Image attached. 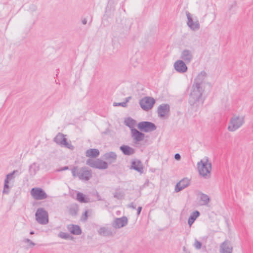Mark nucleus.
Here are the masks:
<instances>
[{"mask_svg":"<svg viewBox=\"0 0 253 253\" xmlns=\"http://www.w3.org/2000/svg\"><path fill=\"white\" fill-rule=\"evenodd\" d=\"M205 87H200L192 85L191 91L189 95V102L191 106H198L200 103H203L202 94Z\"/></svg>","mask_w":253,"mask_h":253,"instance_id":"nucleus-1","label":"nucleus"},{"mask_svg":"<svg viewBox=\"0 0 253 253\" xmlns=\"http://www.w3.org/2000/svg\"><path fill=\"white\" fill-rule=\"evenodd\" d=\"M197 169L199 174L205 178H209L211 171V163L209 158L205 157L197 163Z\"/></svg>","mask_w":253,"mask_h":253,"instance_id":"nucleus-2","label":"nucleus"},{"mask_svg":"<svg viewBox=\"0 0 253 253\" xmlns=\"http://www.w3.org/2000/svg\"><path fill=\"white\" fill-rule=\"evenodd\" d=\"M245 123V116L234 115L230 119L227 129L234 132L240 128Z\"/></svg>","mask_w":253,"mask_h":253,"instance_id":"nucleus-3","label":"nucleus"},{"mask_svg":"<svg viewBox=\"0 0 253 253\" xmlns=\"http://www.w3.org/2000/svg\"><path fill=\"white\" fill-rule=\"evenodd\" d=\"M72 175L74 177L78 176L80 179L87 181L91 177L92 174L90 170L86 168H82L78 170L77 167H74L72 169Z\"/></svg>","mask_w":253,"mask_h":253,"instance_id":"nucleus-4","label":"nucleus"},{"mask_svg":"<svg viewBox=\"0 0 253 253\" xmlns=\"http://www.w3.org/2000/svg\"><path fill=\"white\" fill-rule=\"evenodd\" d=\"M36 221L40 224L45 225L48 222V214L42 208H38L35 214Z\"/></svg>","mask_w":253,"mask_h":253,"instance_id":"nucleus-5","label":"nucleus"},{"mask_svg":"<svg viewBox=\"0 0 253 253\" xmlns=\"http://www.w3.org/2000/svg\"><path fill=\"white\" fill-rule=\"evenodd\" d=\"M86 164L90 167L99 169H105L108 167L107 163L100 159H88Z\"/></svg>","mask_w":253,"mask_h":253,"instance_id":"nucleus-6","label":"nucleus"},{"mask_svg":"<svg viewBox=\"0 0 253 253\" xmlns=\"http://www.w3.org/2000/svg\"><path fill=\"white\" fill-rule=\"evenodd\" d=\"M186 15L187 18V25L188 27L193 31H197L200 29V24L197 18L194 19L192 15L188 12L186 11Z\"/></svg>","mask_w":253,"mask_h":253,"instance_id":"nucleus-7","label":"nucleus"},{"mask_svg":"<svg viewBox=\"0 0 253 253\" xmlns=\"http://www.w3.org/2000/svg\"><path fill=\"white\" fill-rule=\"evenodd\" d=\"M54 141L58 145L64 146L66 148L73 150L74 146L71 144V142H68L65 135L61 133H58L54 138Z\"/></svg>","mask_w":253,"mask_h":253,"instance_id":"nucleus-8","label":"nucleus"},{"mask_svg":"<svg viewBox=\"0 0 253 253\" xmlns=\"http://www.w3.org/2000/svg\"><path fill=\"white\" fill-rule=\"evenodd\" d=\"M137 127L140 131L145 132L154 131L157 128L156 125L154 123L147 121L139 123L137 125Z\"/></svg>","mask_w":253,"mask_h":253,"instance_id":"nucleus-9","label":"nucleus"},{"mask_svg":"<svg viewBox=\"0 0 253 253\" xmlns=\"http://www.w3.org/2000/svg\"><path fill=\"white\" fill-rule=\"evenodd\" d=\"M155 103V100L151 97H145L139 101L141 108L145 111L151 109Z\"/></svg>","mask_w":253,"mask_h":253,"instance_id":"nucleus-10","label":"nucleus"},{"mask_svg":"<svg viewBox=\"0 0 253 253\" xmlns=\"http://www.w3.org/2000/svg\"><path fill=\"white\" fill-rule=\"evenodd\" d=\"M32 196L36 200L46 199L47 195L43 190L40 188H33L31 190Z\"/></svg>","mask_w":253,"mask_h":253,"instance_id":"nucleus-11","label":"nucleus"},{"mask_svg":"<svg viewBox=\"0 0 253 253\" xmlns=\"http://www.w3.org/2000/svg\"><path fill=\"white\" fill-rule=\"evenodd\" d=\"M194 58L193 51L192 50L184 49L181 51L180 58L187 64L190 63Z\"/></svg>","mask_w":253,"mask_h":253,"instance_id":"nucleus-12","label":"nucleus"},{"mask_svg":"<svg viewBox=\"0 0 253 253\" xmlns=\"http://www.w3.org/2000/svg\"><path fill=\"white\" fill-rule=\"evenodd\" d=\"M206 77L207 73L205 71L201 72L194 79L193 85L200 87H205L204 83Z\"/></svg>","mask_w":253,"mask_h":253,"instance_id":"nucleus-13","label":"nucleus"},{"mask_svg":"<svg viewBox=\"0 0 253 253\" xmlns=\"http://www.w3.org/2000/svg\"><path fill=\"white\" fill-rule=\"evenodd\" d=\"M174 69L179 73H184L187 71V67L185 61L182 60H177L173 65Z\"/></svg>","mask_w":253,"mask_h":253,"instance_id":"nucleus-14","label":"nucleus"},{"mask_svg":"<svg viewBox=\"0 0 253 253\" xmlns=\"http://www.w3.org/2000/svg\"><path fill=\"white\" fill-rule=\"evenodd\" d=\"M219 251L220 253H232L233 247L231 242L228 240H225L220 245Z\"/></svg>","mask_w":253,"mask_h":253,"instance_id":"nucleus-15","label":"nucleus"},{"mask_svg":"<svg viewBox=\"0 0 253 253\" xmlns=\"http://www.w3.org/2000/svg\"><path fill=\"white\" fill-rule=\"evenodd\" d=\"M127 218L126 216L116 218L113 224V226L116 229H119L125 226L127 224Z\"/></svg>","mask_w":253,"mask_h":253,"instance_id":"nucleus-16","label":"nucleus"},{"mask_svg":"<svg viewBox=\"0 0 253 253\" xmlns=\"http://www.w3.org/2000/svg\"><path fill=\"white\" fill-rule=\"evenodd\" d=\"M189 184V179L187 178H184L177 183L175 186L174 191L175 192H178L187 187Z\"/></svg>","mask_w":253,"mask_h":253,"instance_id":"nucleus-17","label":"nucleus"},{"mask_svg":"<svg viewBox=\"0 0 253 253\" xmlns=\"http://www.w3.org/2000/svg\"><path fill=\"white\" fill-rule=\"evenodd\" d=\"M131 134L135 143L143 140L145 137L144 133L140 132L136 128L131 129Z\"/></svg>","mask_w":253,"mask_h":253,"instance_id":"nucleus-18","label":"nucleus"},{"mask_svg":"<svg viewBox=\"0 0 253 253\" xmlns=\"http://www.w3.org/2000/svg\"><path fill=\"white\" fill-rule=\"evenodd\" d=\"M130 169L135 170L140 173H142L144 171V167L142 163L137 159L131 162Z\"/></svg>","mask_w":253,"mask_h":253,"instance_id":"nucleus-19","label":"nucleus"},{"mask_svg":"<svg viewBox=\"0 0 253 253\" xmlns=\"http://www.w3.org/2000/svg\"><path fill=\"white\" fill-rule=\"evenodd\" d=\"M98 234L103 236L109 237L115 235V232L111 228L108 227H102L99 228L98 231Z\"/></svg>","mask_w":253,"mask_h":253,"instance_id":"nucleus-20","label":"nucleus"},{"mask_svg":"<svg viewBox=\"0 0 253 253\" xmlns=\"http://www.w3.org/2000/svg\"><path fill=\"white\" fill-rule=\"evenodd\" d=\"M169 111V106L168 104H163L158 108V113L160 117L163 118L167 114Z\"/></svg>","mask_w":253,"mask_h":253,"instance_id":"nucleus-21","label":"nucleus"},{"mask_svg":"<svg viewBox=\"0 0 253 253\" xmlns=\"http://www.w3.org/2000/svg\"><path fill=\"white\" fill-rule=\"evenodd\" d=\"M68 231L72 234L79 235L82 233L81 229L79 226L70 224L67 226Z\"/></svg>","mask_w":253,"mask_h":253,"instance_id":"nucleus-22","label":"nucleus"},{"mask_svg":"<svg viewBox=\"0 0 253 253\" xmlns=\"http://www.w3.org/2000/svg\"><path fill=\"white\" fill-rule=\"evenodd\" d=\"M117 158V156L115 152H110L106 153L103 155V158L107 161L110 164L114 163Z\"/></svg>","mask_w":253,"mask_h":253,"instance_id":"nucleus-23","label":"nucleus"},{"mask_svg":"<svg viewBox=\"0 0 253 253\" xmlns=\"http://www.w3.org/2000/svg\"><path fill=\"white\" fill-rule=\"evenodd\" d=\"M200 195V204L202 206H207L210 202V197L204 193H200L199 194Z\"/></svg>","mask_w":253,"mask_h":253,"instance_id":"nucleus-24","label":"nucleus"},{"mask_svg":"<svg viewBox=\"0 0 253 253\" xmlns=\"http://www.w3.org/2000/svg\"><path fill=\"white\" fill-rule=\"evenodd\" d=\"M120 149L126 155H131L135 152L133 148L127 145H123L121 146Z\"/></svg>","mask_w":253,"mask_h":253,"instance_id":"nucleus-25","label":"nucleus"},{"mask_svg":"<svg viewBox=\"0 0 253 253\" xmlns=\"http://www.w3.org/2000/svg\"><path fill=\"white\" fill-rule=\"evenodd\" d=\"M99 155V151L97 149H89L85 152V156L87 157L96 158Z\"/></svg>","mask_w":253,"mask_h":253,"instance_id":"nucleus-26","label":"nucleus"},{"mask_svg":"<svg viewBox=\"0 0 253 253\" xmlns=\"http://www.w3.org/2000/svg\"><path fill=\"white\" fill-rule=\"evenodd\" d=\"M199 215L200 212L198 211H196L192 212L188 220V223L190 227L191 226L194 221Z\"/></svg>","mask_w":253,"mask_h":253,"instance_id":"nucleus-27","label":"nucleus"},{"mask_svg":"<svg viewBox=\"0 0 253 253\" xmlns=\"http://www.w3.org/2000/svg\"><path fill=\"white\" fill-rule=\"evenodd\" d=\"M125 124L126 126L131 128H134L133 126H135L136 124V122L132 118H128L126 119L125 121Z\"/></svg>","mask_w":253,"mask_h":253,"instance_id":"nucleus-28","label":"nucleus"},{"mask_svg":"<svg viewBox=\"0 0 253 253\" xmlns=\"http://www.w3.org/2000/svg\"><path fill=\"white\" fill-rule=\"evenodd\" d=\"M38 170L39 167L36 163H33L30 167L29 170L32 174L35 175Z\"/></svg>","mask_w":253,"mask_h":253,"instance_id":"nucleus-29","label":"nucleus"},{"mask_svg":"<svg viewBox=\"0 0 253 253\" xmlns=\"http://www.w3.org/2000/svg\"><path fill=\"white\" fill-rule=\"evenodd\" d=\"M9 181L7 180H4V183L3 186V194H8L9 192V187L8 185Z\"/></svg>","mask_w":253,"mask_h":253,"instance_id":"nucleus-30","label":"nucleus"},{"mask_svg":"<svg viewBox=\"0 0 253 253\" xmlns=\"http://www.w3.org/2000/svg\"><path fill=\"white\" fill-rule=\"evenodd\" d=\"M130 98H131V97L129 96L126 98L125 102H121V103L115 102L114 103V106H121L122 107H126V103L129 101Z\"/></svg>","mask_w":253,"mask_h":253,"instance_id":"nucleus-31","label":"nucleus"},{"mask_svg":"<svg viewBox=\"0 0 253 253\" xmlns=\"http://www.w3.org/2000/svg\"><path fill=\"white\" fill-rule=\"evenodd\" d=\"M77 200L81 203H87V201L85 199L84 195L81 193H78L77 195Z\"/></svg>","mask_w":253,"mask_h":253,"instance_id":"nucleus-32","label":"nucleus"},{"mask_svg":"<svg viewBox=\"0 0 253 253\" xmlns=\"http://www.w3.org/2000/svg\"><path fill=\"white\" fill-rule=\"evenodd\" d=\"M124 196V193L120 191H116L114 194V197L118 199H122Z\"/></svg>","mask_w":253,"mask_h":253,"instance_id":"nucleus-33","label":"nucleus"},{"mask_svg":"<svg viewBox=\"0 0 253 253\" xmlns=\"http://www.w3.org/2000/svg\"><path fill=\"white\" fill-rule=\"evenodd\" d=\"M17 172V170H13L12 172L6 175V177L5 180H7V181L12 180L14 178V174Z\"/></svg>","mask_w":253,"mask_h":253,"instance_id":"nucleus-34","label":"nucleus"},{"mask_svg":"<svg viewBox=\"0 0 253 253\" xmlns=\"http://www.w3.org/2000/svg\"><path fill=\"white\" fill-rule=\"evenodd\" d=\"M58 237L64 239H68L70 238V235L67 233L61 232L58 234Z\"/></svg>","mask_w":253,"mask_h":253,"instance_id":"nucleus-35","label":"nucleus"},{"mask_svg":"<svg viewBox=\"0 0 253 253\" xmlns=\"http://www.w3.org/2000/svg\"><path fill=\"white\" fill-rule=\"evenodd\" d=\"M193 246L197 250H200L202 247V243L195 239Z\"/></svg>","mask_w":253,"mask_h":253,"instance_id":"nucleus-36","label":"nucleus"},{"mask_svg":"<svg viewBox=\"0 0 253 253\" xmlns=\"http://www.w3.org/2000/svg\"><path fill=\"white\" fill-rule=\"evenodd\" d=\"M23 242L25 243H28L29 244L30 246H34L35 244L29 239H25L23 240Z\"/></svg>","mask_w":253,"mask_h":253,"instance_id":"nucleus-37","label":"nucleus"},{"mask_svg":"<svg viewBox=\"0 0 253 253\" xmlns=\"http://www.w3.org/2000/svg\"><path fill=\"white\" fill-rule=\"evenodd\" d=\"M77 213V211L75 209H70V213L72 215H76Z\"/></svg>","mask_w":253,"mask_h":253,"instance_id":"nucleus-38","label":"nucleus"},{"mask_svg":"<svg viewBox=\"0 0 253 253\" xmlns=\"http://www.w3.org/2000/svg\"><path fill=\"white\" fill-rule=\"evenodd\" d=\"M87 218V211H85L82 216V219L84 221H86Z\"/></svg>","mask_w":253,"mask_h":253,"instance_id":"nucleus-39","label":"nucleus"},{"mask_svg":"<svg viewBox=\"0 0 253 253\" xmlns=\"http://www.w3.org/2000/svg\"><path fill=\"white\" fill-rule=\"evenodd\" d=\"M127 207L129 208H132L133 209H136V206L133 203H131L130 204H129Z\"/></svg>","mask_w":253,"mask_h":253,"instance_id":"nucleus-40","label":"nucleus"},{"mask_svg":"<svg viewBox=\"0 0 253 253\" xmlns=\"http://www.w3.org/2000/svg\"><path fill=\"white\" fill-rule=\"evenodd\" d=\"M174 158L175 160L179 161L181 159V156H180V154L177 153V154H175Z\"/></svg>","mask_w":253,"mask_h":253,"instance_id":"nucleus-41","label":"nucleus"},{"mask_svg":"<svg viewBox=\"0 0 253 253\" xmlns=\"http://www.w3.org/2000/svg\"><path fill=\"white\" fill-rule=\"evenodd\" d=\"M68 169H69L68 167L65 166V167H64L61 168L60 169H59L58 170V171H60L65 170Z\"/></svg>","mask_w":253,"mask_h":253,"instance_id":"nucleus-42","label":"nucleus"},{"mask_svg":"<svg viewBox=\"0 0 253 253\" xmlns=\"http://www.w3.org/2000/svg\"><path fill=\"white\" fill-rule=\"evenodd\" d=\"M142 210V207H139L138 208H137V215H139L141 211Z\"/></svg>","mask_w":253,"mask_h":253,"instance_id":"nucleus-43","label":"nucleus"},{"mask_svg":"<svg viewBox=\"0 0 253 253\" xmlns=\"http://www.w3.org/2000/svg\"><path fill=\"white\" fill-rule=\"evenodd\" d=\"M82 22L83 25H85L87 23V20L86 18H84L82 20Z\"/></svg>","mask_w":253,"mask_h":253,"instance_id":"nucleus-44","label":"nucleus"},{"mask_svg":"<svg viewBox=\"0 0 253 253\" xmlns=\"http://www.w3.org/2000/svg\"><path fill=\"white\" fill-rule=\"evenodd\" d=\"M30 234L31 235H33V234H34V231H31V232H30Z\"/></svg>","mask_w":253,"mask_h":253,"instance_id":"nucleus-45","label":"nucleus"}]
</instances>
